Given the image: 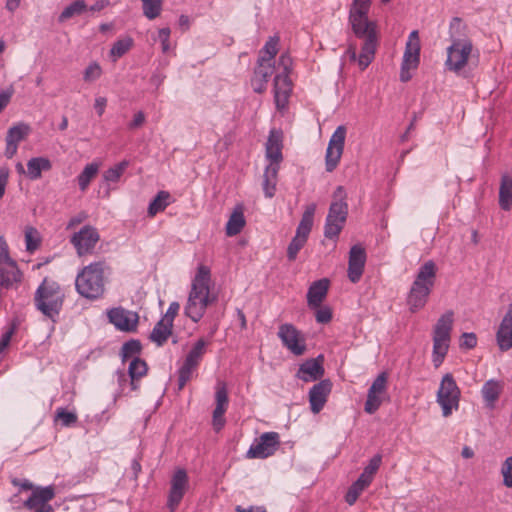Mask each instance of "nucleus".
<instances>
[{"mask_svg": "<svg viewBox=\"0 0 512 512\" xmlns=\"http://www.w3.org/2000/svg\"><path fill=\"white\" fill-rule=\"evenodd\" d=\"M211 272L205 265H200L192 279L191 289L184 306V314L194 323L199 322L206 309L217 301V294L211 291Z\"/></svg>", "mask_w": 512, "mask_h": 512, "instance_id": "1", "label": "nucleus"}, {"mask_svg": "<svg viewBox=\"0 0 512 512\" xmlns=\"http://www.w3.org/2000/svg\"><path fill=\"white\" fill-rule=\"evenodd\" d=\"M437 266L434 261H426L418 270L411 285L407 304L411 312L422 309L428 300L436 280Z\"/></svg>", "mask_w": 512, "mask_h": 512, "instance_id": "2", "label": "nucleus"}, {"mask_svg": "<svg viewBox=\"0 0 512 512\" xmlns=\"http://www.w3.org/2000/svg\"><path fill=\"white\" fill-rule=\"evenodd\" d=\"M105 262L99 261L85 266L75 280L77 292L87 299H97L105 291Z\"/></svg>", "mask_w": 512, "mask_h": 512, "instance_id": "3", "label": "nucleus"}, {"mask_svg": "<svg viewBox=\"0 0 512 512\" xmlns=\"http://www.w3.org/2000/svg\"><path fill=\"white\" fill-rule=\"evenodd\" d=\"M63 300L64 294L59 284L47 278L37 288L34 296L36 308L52 320L59 314Z\"/></svg>", "mask_w": 512, "mask_h": 512, "instance_id": "4", "label": "nucleus"}, {"mask_svg": "<svg viewBox=\"0 0 512 512\" xmlns=\"http://www.w3.org/2000/svg\"><path fill=\"white\" fill-rule=\"evenodd\" d=\"M348 215L346 192L342 186H338L333 193V201L326 217L324 235L326 238H337L344 227Z\"/></svg>", "mask_w": 512, "mask_h": 512, "instance_id": "5", "label": "nucleus"}, {"mask_svg": "<svg viewBox=\"0 0 512 512\" xmlns=\"http://www.w3.org/2000/svg\"><path fill=\"white\" fill-rule=\"evenodd\" d=\"M453 322L454 313L448 310L438 319L434 327L432 362L436 368L443 363L448 352Z\"/></svg>", "mask_w": 512, "mask_h": 512, "instance_id": "6", "label": "nucleus"}, {"mask_svg": "<svg viewBox=\"0 0 512 512\" xmlns=\"http://www.w3.org/2000/svg\"><path fill=\"white\" fill-rule=\"evenodd\" d=\"M461 391L454 377L450 373H446L440 382L436 395V401L442 409V415L449 417L453 410L459 408Z\"/></svg>", "mask_w": 512, "mask_h": 512, "instance_id": "7", "label": "nucleus"}, {"mask_svg": "<svg viewBox=\"0 0 512 512\" xmlns=\"http://www.w3.org/2000/svg\"><path fill=\"white\" fill-rule=\"evenodd\" d=\"M473 51L472 42L469 39H453L452 44L447 48L446 70L460 75L468 63Z\"/></svg>", "mask_w": 512, "mask_h": 512, "instance_id": "8", "label": "nucleus"}, {"mask_svg": "<svg viewBox=\"0 0 512 512\" xmlns=\"http://www.w3.org/2000/svg\"><path fill=\"white\" fill-rule=\"evenodd\" d=\"M315 211L316 204L311 203L308 206H306L300 223L296 229V234L287 248V257L290 261H294L296 259L298 252L306 244L308 236L313 226Z\"/></svg>", "mask_w": 512, "mask_h": 512, "instance_id": "9", "label": "nucleus"}, {"mask_svg": "<svg viewBox=\"0 0 512 512\" xmlns=\"http://www.w3.org/2000/svg\"><path fill=\"white\" fill-rule=\"evenodd\" d=\"M345 138L346 127L340 125L333 132L326 149L325 168L327 172L334 171L338 166L344 151Z\"/></svg>", "mask_w": 512, "mask_h": 512, "instance_id": "10", "label": "nucleus"}, {"mask_svg": "<svg viewBox=\"0 0 512 512\" xmlns=\"http://www.w3.org/2000/svg\"><path fill=\"white\" fill-rule=\"evenodd\" d=\"M278 337L282 344L294 355H303L306 351L305 336L293 324L285 323L279 326Z\"/></svg>", "mask_w": 512, "mask_h": 512, "instance_id": "11", "label": "nucleus"}, {"mask_svg": "<svg viewBox=\"0 0 512 512\" xmlns=\"http://www.w3.org/2000/svg\"><path fill=\"white\" fill-rule=\"evenodd\" d=\"M280 445L277 432H265L250 446L247 451L249 459H264L275 453Z\"/></svg>", "mask_w": 512, "mask_h": 512, "instance_id": "12", "label": "nucleus"}, {"mask_svg": "<svg viewBox=\"0 0 512 512\" xmlns=\"http://www.w3.org/2000/svg\"><path fill=\"white\" fill-rule=\"evenodd\" d=\"M189 488V478L184 469H177L171 480L167 498V508L174 512L181 503L186 491Z\"/></svg>", "mask_w": 512, "mask_h": 512, "instance_id": "13", "label": "nucleus"}, {"mask_svg": "<svg viewBox=\"0 0 512 512\" xmlns=\"http://www.w3.org/2000/svg\"><path fill=\"white\" fill-rule=\"evenodd\" d=\"M387 395V374L385 372L380 373L370 386L367 399L365 402L364 410L368 414L375 413Z\"/></svg>", "mask_w": 512, "mask_h": 512, "instance_id": "14", "label": "nucleus"}, {"mask_svg": "<svg viewBox=\"0 0 512 512\" xmlns=\"http://www.w3.org/2000/svg\"><path fill=\"white\" fill-rule=\"evenodd\" d=\"M99 239L97 229L86 225L71 237V243L74 245L77 254L83 256L92 253Z\"/></svg>", "mask_w": 512, "mask_h": 512, "instance_id": "15", "label": "nucleus"}, {"mask_svg": "<svg viewBox=\"0 0 512 512\" xmlns=\"http://www.w3.org/2000/svg\"><path fill=\"white\" fill-rule=\"evenodd\" d=\"M109 321L121 331L132 332L138 324V314L122 307L113 308L108 311Z\"/></svg>", "mask_w": 512, "mask_h": 512, "instance_id": "16", "label": "nucleus"}, {"mask_svg": "<svg viewBox=\"0 0 512 512\" xmlns=\"http://www.w3.org/2000/svg\"><path fill=\"white\" fill-rule=\"evenodd\" d=\"M366 263V251L365 249L357 244L351 247L349 251L348 261V278L352 283H357L364 272Z\"/></svg>", "mask_w": 512, "mask_h": 512, "instance_id": "17", "label": "nucleus"}, {"mask_svg": "<svg viewBox=\"0 0 512 512\" xmlns=\"http://www.w3.org/2000/svg\"><path fill=\"white\" fill-rule=\"evenodd\" d=\"M331 389L332 383L329 379L321 380L310 389L309 402L311 411L314 414L319 413L323 409Z\"/></svg>", "mask_w": 512, "mask_h": 512, "instance_id": "18", "label": "nucleus"}, {"mask_svg": "<svg viewBox=\"0 0 512 512\" xmlns=\"http://www.w3.org/2000/svg\"><path fill=\"white\" fill-rule=\"evenodd\" d=\"M324 375V367H323V356L320 355L317 358L308 359L303 362L296 374L297 378L303 380L304 382H313Z\"/></svg>", "mask_w": 512, "mask_h": 512, "instance_id": "19", "label": "nucleus"}, {"mask_svg": "<svg viewBox=\"0 0 512 512\" xmlns=\"http://www.w3.org/2000/svg\"><path fill=\"white\" fill-rule=\"evenodd\" d=\"M349 21L354 34L358 38H367L369 34L376 36V25L368 20L367 13L350 11Z\"/></svg>", "mask_w": 512, "mask_h": 512, "instance_id": "20", "label": "nucleus"}, {"mask_svg": "<svg viewBox=\"0 0 512 512\" xmlns=\"http://www.w3.org/2000/svg\"><path fill=\"white\" fill-rule=\"evenodd\" d=\"M496 341L501 351H507L512 348V303L509 305L498 327Z\"/></svg>", "mask_w": 512, "mask_h": 512, "instance_id": "21", "label": "nucleus"}, {"mask_svg": "<svg viewBox=\"0 0 512 512\" xmlns=\"http://www.w3.org/2000/svg\"><path fill=\"white\" fill-rule=\"evenodd\" d=\"M420 61V39L417 30H413L406 42L402 64L405 67L417 68Z\"/></svg>", "mask_w": 512, "mask_h": 512, "instance_id": "22", "label": "nucleus"}, {"mask_svg": "<svg viewBox=\"0 0 512 512\" xmlns=\"http://www.w3.org/2000/svg\"><path fill=\"white\" fill-rule=\"evenodd\" d=\"M292 91L289 75L277 74L274 79V98L278 109H283L288 103Z\"/></svg>", "mask_w": 512, "mask_h": 512, "instance_id": "23", "label": "nucleus"}, {"mask_svg": "<svg viewBox=\"0 0 512 512\" xmlns=\"http://www.w3.org/2000/svg\"><path fill=\"white\" fill-rule=\"evenodd\" d=\"M282 138V133L280 131L271 130L266 142V158L270 161L269 164H275L278 167L283 160Z\"/></svg>", "mask_w": 512, "mask_h": 512, "instance_id": "24", "label": "nucleus"}, {"mask_svg": "<svg viewBox=\"0 0 512 512\" xmlns=\"http://www.w3.org/2000/svg\"><path fill=\"white\" fill-rule=\"evenodd\" d=\"M21 272L16 262L10 260H0V284L6 288L21 280Z\"/></svg>", "mask_w": 512, "mask_h": 512, "instance_id": "25", "label": "nucleus"}, {"mask_svg": "<svg viewBox=\"0 0 512 512\" xmlns=\"http://www.w3.org/2000/svg\"><path fill=\"white\" fill-rule=\"evenodd\" d=\"M55 496L53 486L35 487L31 496L24 502L27 509H35L38 506L48 505L47 502L52 500Z\"/></svg>", "mask_w": 512, "mask_h": 512, "instance_id": "26", "label": "nucleus"}, {"mask_svg": "<svg viewBox=\"0 0 512 512\" xmlns=\"http://www.w3.org/2000/svg\"><path fill=\"white\" fill-rule=\"evenodd\" d=\"M329 281L320 279L312 283L307 292V303L310 308H318L327 295Z\"/></svg>", "mask_w": 512, "mask_h": 512, "instance_id": "27", "label": "nucleus"}, {"mask_svg": "<svg viewBox=\"0 0 512 512\" xmlns=\"http://www.w3.org/2000/svg\"><path fill=\"white\" fill-rule=\"evenodd\" d=\"M363 39L364 44L362 46L361 53L358 58V64L361 70L366 69L374 58L377 46V35L373 36V34H369L367 38Z\"/></svg>", "mask_w": 512, "mask_h": 512, "instance_id": "28", "label": "nucleus"}, {"mask_svg": "<svg viewBox=\"0 0 512 512\" xmlns=\"http://www.w3.org/2000/svg\"><path fill=\"white\" fill-rule=\"evenodd\" d=\"M52 168L51 161L46 157H34L27 162V176L31 180L41 177L42 171H49Z\"/></svg>", "mask_w": 512, "mask_h": 512, "instance_id": "29", "label": "nucleus"}, {"mask_svg": "<svg viewBox=\"0 0 512 512\" xmlns=\"http://www.w3.org/2000/svg\"><path fill=\"white\" fill-rule=\"evenodd\" d=\"M245 217L243 212V207L238 205L234 208L232 214L230 215L228 222L226 224V234L228 236H235L241 232L243 227L245 226Z\"/></svg>", "mask_w": 512, "mask_h": 512, "instance_id": "30", "label": "nucleus"}, {"mask_svg": "<svg viewBox=\"0 0 512 512\" xmlns=\"http://www.w3.org/2000/svg\"><path fill=\"white\" fill-rule=\"evenodd\" d=\"M278 171L279 167L275 164H269L264 171L262 187L267 198L275 195Z\"/></svg>", "mask_w": 512, "mask_h": 512, "instance_id": "31", "label": "nucleus"}, {"mask_svg": "<svg viewBox=\"0 0 512 512\" xmlns=\"http://www.w3.org/2000/svg\"><path fill=\"white\" fill-rule=\"evenodd\" d=\"M499 206L504 211L512 208V177L504 175L499 188Z\"/></svg>", "mask_w": 512, "mask_h": 512, "instance_id": "32", "label": "nucleus"}, {"mask_svg": "<svg viewBox=\"0 0 512 512\" xmlns=\"http://www.w3.org/2000/svg\"><path fill=\"white\" fill-rule=\"evenodd\" d=\"M502 391L501 382L490 379L483 385L481 393L486 405L490 408L494 407L496 400L498 399Z\"/></svg>", "mask_w": 512, "mask_h": 512, "instance_id": "33", "label": "nucleus"}, {"mask_svg": "<svg viewBox=\"0 0 512 512\" xmlns=\"http://www.w3.org/2000/svg\"><path fill=\"white\" fill-rule=\"evenodd\" d=\"M172 327V324L160 319L150 334L151 341L156 343L158 346H162L171 335Z\"/></svg>", "mask_w": 512, "mask_h": 512, "instance_id": "34", "label": "nucleus"}, {"mask_svg": "<svg viewBox=\"0 0 512 512\" xmlns=\"http://www.w3.org/2000/svg\"><path fill=\"white\" fill-rule=\"evenodd\" d=\"M147 373V364L144 360L139 357H134L129 364L128 374L130 377V385L132 390H136L138 388L136 384V380L143 377Z\"/></svg>", "mask_w": 512, "mask_h": 512, "instance_id": "35", "label": "nucleus"}, {"mask_svg": "<svg viewBox=\"0 0 512 512\" xmlns=\"http://www.w3.org/2000/svg\"><path fill=\"white\" fill-rule=\"evenodd\" d=\"M99 171V164L92 162L87 164L83 171L78 175L77 182L82 192L86 191L90 182L96 177Z\"/></svg>", "mask_w": 512, "mask_h": 512, "instance_id": "36", "label": "nucleus"}, {"mask_svg": "<svg viewBox=\"0 0 512 512\" xmlns=\"http://www.w3.org/2000/svg\"><path fill=\"white\" fill-rule=\"evenodd\" d=\"M31 128L26 123H18L12 127H10L7 131L6 142H11L18 145L22 140H24L30 133Z\"/></svg>", "mask_w": 512, "mask_h": 512, "instance_id": "37", "label": "nucleus"}, {"mask_svg": "<svg viewBox=\"0 0 512 512\" xmlns=\"http://www.w3.org/2000/svg\"><path fill=\"white\" fill-rule=\"evenodd\" d=\"M216 407L213 411L214 418L224 417L228 406V393L224 384L218 385L215 393Z\"/></svg>", "mask_w": 512, "mask_h": 512, "instance_id": "38", "label": "nucleus"}, {"mask_svg": "<svg viewBox=\"0 0 512 512\" xmlns=\"http://www.w3.org/2000/svg\"><path fill=\"white\" fill-rule=\"evenodd\" d=\"M170 194L167 191H159L148 206V215L154 217L157 213L165 210L169 205Z\"/></svg>", "mask_w": 512, "mask_h": 512, "instance_id": "39", "label": "nucleus"}, {"mask_svg": "<svg viewBox=\"0 0 512 512\" xmlns=\"http://www.w3.org/2000/svg\"><path fill=\"white\" fill-rule=\"evenodd\" d=\"M274 72V65L266 60V56H259L257 67L254 70V76L261 78L262 81H268Z\"/></svg>", "mask_w": 512, "mask_h": 512, "instance_id": "40", "label": "nucleus"}, {"mask_svg": "<svg viewBox=\"0 0 512 512\" xmlns=\"http://www.w3.org/2000/svg\"><path fill=\"white\" fill-rule=\"evenodd\" d=\"M133 45V39L131 37H125L117 40L110 50V56L113 61H116L118 58L122 57L126 54Z\"/></svg>", "mask_w": 512, "mask_h": 512, "instance_id": "41", "label": "nucleus"}, {"mask_svg": "<svg viewBox=\"0 0 512 512\" xmlns=\"http://www.w3.org/2000/svg\"><path fill=\"white\" fill-rule=\"evenodd\" d=\"M87 9L86 3L84 0H76L68 5L60 14L59 22H64L75 15L82 14Z\"/></svg>", "mask_w": 512, "mask_h": 512, "instance_id": "42", "label": "nucleus"}, {"mask_svg": "<svg viewBox=\"0 0 512 512\" xmlns=\"http://www.w3.org/2000/svg\"><path fill=\"white\" fill-rule=\"evenodd\" d=\"M198 366L184 360L182 366L178 370V390H182L186 383L192 378L193 372Z\"/></svg>", "mask_w": 512, "mask_h": 512, "instance_id": "43", "label": "nucleus"}, {"mask_svg": "<svg viewBox=\"0 0 512 512\" xmlns=\"http://www.w3.org/2000/svg\"><path fill=\"white\" fill-rule=\"evenodd\" d=\"M206 351V342L203 339H199L191 348L189 353L187 354L185 360L195 364L199 365L203 355Z\"/></svg>", "mask_w": 512, "mask_h": 512, "instance_id": "44", "label": "nucleus"}, {"mask_svg": "<svg viewBox=\"0 0 512 512\" xmlns=\"http://www.w3.org/2000/svg\"><path fill=\"white\" fill-rule=\"evenodd\" d=\"M143 14L150 20L158 17L162 10V0H141Z\"/></svg>", "mask_w": 512, "mask_h": 512, "instance_id": "45", "label": "nucleus"}, {"mask_svg": "<svg viewBox=\"0 0 512 512\" xmlns=\"http://www.w3.org/2000/svg\"><path fill=\"white\" fill-rule=\"evenodd\" d=\"M128 165L129 162L124 160L116 164L115 166L109 168L108 170L105 171L103 175L104 180L107 182H117L126 170V168L128 167Z\"/></svg>", "mask_w": 512, "mask_h": 512, "instance_id": "46", "label": "nucleus"}, {"mask_svg": "<svg viewBox=\"0 0 512 512\" xmlns=\"http://www.w3.org/2000/svg\"><path fill=\"white\" fill-rule=\"evenodd\" d=\"M41 239L37 229L34 227H27L25 229V243L26 250L30 253L34 252L40 245Z\"/></svg>", "mask_w": 512, "mask_h": 512, "instance_id": "47", "label": "nucleus"}, {"mask_svg": "<svg viewBox=\"0 0 512 512\" xmlns=\"http://www.w3.org/2000/svg\"><path fill=\"white\" fill-rule=\"evenodd\" d=\"M279 37L273 36L265 43L264 47L260 51V56H266L267 61H273L274 57L278 53Z\"/></svg>", "mask_w": 512, "mask_h": 512, "instance_id": "48", "label": "nucleus"}, {"mask_svg": "<svg viewBox=\"0 0 512 512\" xmlns=\"http://www.w3.org/2000/svg\"><path fill=\"white\" fill-rule=\"evenodd\" d=\"M141 351V343L138 340H129L125 342L121 348V357L125 361L128 358L134 357Z\"/></svg>", "mask_w": 512, "mask_h": 512, "instance_id": "49", "label": "nucleus"}, {"mask_svg": "<svg viewBox=\"0 0 512 512\" xmlns=\"http://www.w3.org/2000/svg\"><path fill=\"white\" fill-rule=\"evenodd\" d=\"M102 75V68L97 62L90 63L83 72V79L87 83L98 80Z\"/></svg>", "mask_w": 512, "mask_h": 512, "instance_id": "50", "label": "nucleus"}, {"mask_svg": "<svg viewBox=\"0 0 512 512\" xmlns=\"http://www.w3.org/2000/svg\"><path fill=\"white\" fill-rule=\"evenodd\" d=\"M77 419L78 417L75 412L67 411L64 408H59L56 411V420L60 421L65 427L74 425L77 422Z\"/></svg>", "mask_w": 512, "mask_h": 512, "instance_id": "51", "label": "nucleus"}, {"mask_svg": "<svg viewBox=\"0 0 512 512\" xmlns=\"http://www.w3.org/2000/svg\"><path fill=\"white\" fill-rule=\"evenodd\" d=\"M501 474L503 476V484L507 488H512V456L506 458L504 461Z\"/></svg>", "mask_w": 512, "mask_h": 512, "instance_id": "52", "label": "nucleus"}, {"mask_svg": "<svg viewBox=\"0 0 512 512\" xmlns=\"http://www.w3.org/2000/svg\"><path fill=\"white\" fill-rule=\"evenodd\" d=\"M365 488L362 487V485L358 484L356 481L349 487L346 495H345V500L346 502L349 504V505H353L359 495L362 493V491L364 490Z\"/></svg>", "mask_w": 512, "mask_h": 512, "instance_id": "53", "label": "nucleus"}, {"mask_svg": "<svg viewBox=\"0 0 512 512\" xmlns=\"http://www.w3.org/2000/svg\"><path fill=\"white\" fill-rule=\"evenodd\" d=\"M381 462H382V456L380 454H376L375 456H373L370 461H369V464L364 468V472L369 475L370 477H374L375 473L377 472V470L379 469L380 465H381Z\"/></svg>", "mask_w": 512, "mask_h": 512, "instance_id": "54", "label": "nucleus"}, {"mask_svg": "<svg viewBox=\"0 0 512 512\" xmlns=\"http://www.w3.org/2000/svg\"><path fill=\"white\" fill-rule=\"evenodd\" d=\"M315 318L318 323L326 324L331 321L332 319V311L329 307H318L315 308Z\"/></svg>", "mask_w": 512, "mask_h": 512, "instance_id": "55", "label": "nucleus"}, {"mask_svg": "<svg viewBox=\"0 0 512 512\" xmlns=\"http://www.w3.org/2000/svg\"><path fill=\"white\" fill-rule=\"evenodd\" d=\"M170 28L166 27V28H161L159 31H158V38L161 42V46H162V51L163 53H167L169 50H170Z\"/></svg>", "mask_w": 512, "mask_h": 512, "instance_id": "56", "label": "nucleus"}, {"mask_svg": "<svg viewBox=\"0 0 512 512\" xmlns=\"http://www.w3.org/2000/svg\"><path fill=\"white\" fill-rule=\"evenodd\" d=\"M278 67L282 68V75H289L292 67V59L287 53H283L278 59Z\"/></svg>", "mask_w": 512, "mask_h": 512, "instance_id": "57", "label": "nucleus"}, {"mask_svg": "<svg viewBox=\"0 0 512 512\" xmlns=\"http://www.w3.org/2000/svg\"><path fill=\"white\" fill-rule=\"evenodd\" d=\"M179 309H180V305L178 302L170 303V305L166 311V314L161 319L164 321H167L173 325L174 318L178 314Z\"/></svg>", "mask_w": 512, "mask_h": 512, "instance_id": "58", "label": "nucleus"}, {"mask_svg": "<svg viewBox=\"0 0 512 512\" xmlns=\"http://www.w3.org/2000/svg\"><path fill=\"white\" fill-rule=\"evenodd\" d=\"M371 0H353L350 11L368 13Z\"/></svg>", "mask_w": 512, "mask_h": 512, "instance_id": "59", "label": "nucleus"}, {"mask_svg": "<svg viewBox=\"0 0 512 512\" xmlns=\"http://www.w3.org/2000/svg\"><path fill=\"white\" fill-rule=\"evenodd\" d=\"M461 338V346L468 349L474 348L477 344V338L474 333H463Z\"/></svg>", "mask_w": 512, "mask_h": 512, "instance_id": "60", "label": "nucleus"}, {"mask_svg": "<svg viewBox=\"0 0 512 512\" xmlns=\"http://www.w3.org/2000/svg\"><path fill=\"white\" fill-rule=\"evenodd\" d=\"M9 177V169L0 167V199L4 196Z\"/></svg>", "mask_w": 512, "mask_h": 512, "instance_id": "61", "label": "nucleus"}, {"mask_svg": "<svg viewBox=\"0 0 512 512\" xmlns=\"http://www.w3.org/2000/svg\"><path fill=\"white\" fill-rule=\"evenodd\" d=\"M267 82L268 81H262L261 78H258L256 76H253V78L251 79V85L256 93L264 92L266 89Z\"/></svg>", "mask_w": 512, "mask_h": 512, "instance_id": "62", "label": "nucleus"}, {"mask_svg": "<svg viewBox=\"0 0 512 512\" xmlns=\"http://www.w3.org/2000/svg\"><path fill=\"white\" fill-rule=\"evenodd\" d=\"M87 214L85 212H80L78 215L72 217L68 224L66 229H73L75 226L81 224L84 220H86Z\"/></svg>", "mask_w": 512, "mask_h": 512, "instance_id": "63", "label": "nucleus"}, {"mask_svg": "<svg viewBox=\"0 0 512 512\" xmlns=\"http://www.w3.org/2000/svg\"><path fill=\"white\" fill-rule=\"evenodd\" d=\"M11 483L14 486H18L23 490H34L35 489L34 485L27 479L21 480V479L13 478L11 480Z\"/></svg>", "mask_w": 512, "mask_h": 512, "instance_id": "64", "label": "nucleus"}]
</instances>
